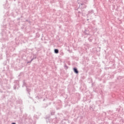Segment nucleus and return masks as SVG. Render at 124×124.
I'll list each match as a JSON object with an SVG mask.
<instances>
[{"instance_id":"nucleus-2","label":"nucleus","mask_w":124,"mask_h":124,"mask_svg":"<svg viewBox=\"0 0 124 124\" xmlns=\"http://www.w3.org/2000/svg\"><path fill=\"white\" fill-rule=\"evenodd\" d=\"M54 52L56 54H58L59 53V49H55Z\"/></svg>"},{"instance_id":"nucleus-1","label":"nucleus","mask_w":124,"mask_h":124,"mask_svg":"<svg viewBox=\"0 0 124 124\" xmlns=\"http://www.w3.org/2000/svg\"><path fill=\"white\" fill-rule=\"evenodd\" d=\"M74 71L77 74H78V73H79V72H78V70H77V69H76V68H74Z\"/></svg>"}]
</instances>
